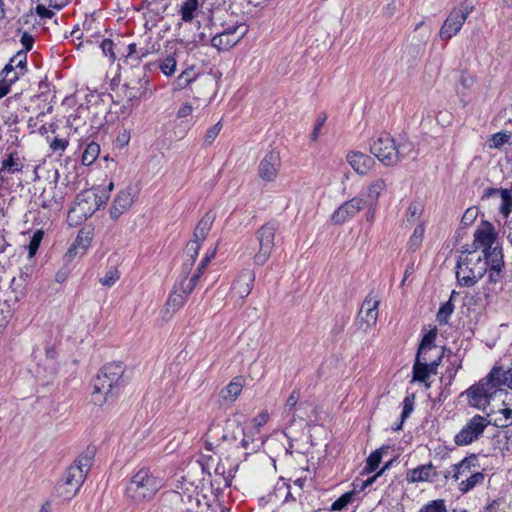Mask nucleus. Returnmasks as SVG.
I'll return each instance as SVG.
<instances>
[{"label": "nucleus", "mask_w": 512, "mask_h": 512, "mask_svg": "<svg viewBox=\"0 0 512 512\" xmlns=\"http://www.w3.org/2000/svg\"><path fill=\"white\" fill-rule=\"evenodd\" d=\"M109 200L108 192H102L101 194L96 193V201L93 202V208L95 212L102 206L107 204Z\"/></svg>", "instance_id": "obj_62"}, {"label": "nucleus", "mask_w": 512, "mask_h": 512, "mask_svg": "<svg viewBox=\"0 0 512 512\" xmlns=\"http://www.w3.org/2000/svg\"><path fill=\"white\" fill-rule=\"evenodd\" d=\"M454 311V305L451 302V300L447 301L446 303L442 304L437 312V321L440 325L447 324L449 317Z\"/></svg>", "instance_id": "obj_45"}, {"label": "nucleus", "mask_w": 512, "mask_h": 512, "mask_svg": "<svg viewBox=\"0 0 512 512\" xmlns=\"http://www.w3.org/2000/svg\"><path fill=\"white\" fill-rule=\"evenodd\" d=\"M222 444L221 433H212L211 426L207 431L206 448L209 451L213 450V446H220Z\"/></svg>", "instance_id": "obj_55"}, {"label": "nucleus", "mask_w": 512, "mask_h": 512, "mask_svg": "<svg viewBox=\"0 0 512 512\" xmlns=\"http://www.w3.org/2000/svg\"><path fill=\"white\" fill-rule=\"evenodd\" d=\"M499 443L502 444V449L512 451V429L508 428V425L501 431Z\"/></svg>", "instance_id": "obj_53"}, {"label": "nucleus", "mask_w": 512, "mask_h": 512, "mask_svg": "<svg viewBox=\"0 0 512 512\" xmlns=\"http://www.w3.org/2000/svg\"><path fill=\"white\" fill-rule=\"evenodd\" d=\"M68 146V140L66 139H60V138H54L53 141L50 143V148L52 151H64Z\"/></svg>", "instance_id": "obj_63"}, {"label": "nucleus", "mask_w": 512, "mask_h": 512, "mask_svg": "<svg viewBox=\"0 0 512 512\" xmlns=\"http://www.w3.org/2000/svg\"><path fill=\"white\" fill-rule=\"evenodd\" d=\"M382 450L383 448L377 449L369 455L364 468L365 473H371L377 469L382 459Z\"/></svg>", "instance_id": "obj_44"}, {"label": "nucleus", "mask_w": 512, "mask_h": 512, "mask_svg": "<svg viewBox=\"0 0 512 512\" xmlns=\"http://www.w3.org/2000/svg\"><path fill=\"white\" fill-rule=\"evenodd\" d=\"M87 247H88V244H83V239L81 237V233H79L75 242L70 246V248L67 250L66 254L64 255V260L66 262H71L74 259V257L78 254L79 248L82 250L81 254H84Z\"/></svg>", "instance_id": "obj_39"}, {"label": "nucleus", "mask_w": 512, "mask_h": 512, "mask_svg": "<svg viewBox=\"0 0 512 512\" xmlns=\"http://www.w3.org/2000/svg\"><path fill=\"white\" fill-rule=\"evenodd\" d=\"M100 154V145L94 141L89 143L82 154V164L92 165Z\"/></svg>", "instance_id": "obj_33"}, {"label": "nucleus", "mask_w": 512, "mask_h": 512, "mask_svg": "<svg viewBox=\"0 0 512 512\" xmlns=\"http://www.w3.org/2000/svg\"><path fill=\"white\" fill-rule=\"evenodd\" d=\"M497 232L495 227L488 221H483L481 226L474 233L473 246L474 250L482 249V255L484 258L494 256L493 253L500 252L503 254L502 247L496 243Z\"/></svg>", "instance_id": "obj_7"}, {"label": "nucleus", "mask_w": 512, "mask_h": 512, "mask_svg": "<svg viewBox=\"0 0 512 512\" xmlns=\"http://www.w3.org/2000/svg\"><path fill=\"white\" fill-rule=\"evenodd\" d=\"M387 184L384 179L378 178L374 180L367 188L365 204L376 206L379 196L386 190Z\"/></svg>", "instance_id": "obj_27"}, {"label": "nucleus", "mask_w": 512, "mask_h": 512, "mask_svg": "<svg viewBox=\"0 0 512 512\" xmlns=\"http://www.w3.org/2000/svg\"><path fill=\"white\" fill-rule=\"evenodd\" d=\"M222 129V124L221 122H217L215 125H213L212 127H210L206 134H205V137H204V144L205 145H210L213 143V141L216 139V137L218 136L219 132L221 131Z\"/></svg>", "instance_id": "obj_56"}, {"label": "nucleus", "mask_w": 512, "mask_h": 512, "mask_svg": "<svg viewBox=\"0 0 512 512\" xmlns=\"http://www.w3.org/2000/svg\"><path fill=\"white\" fill-rule=\"evenodd\" d=\"M380 300L373 293H369L362 303L361 309L357 316V321L362 328L365 329L374 326L378 319V307Z\"/></svg>", "instance_id": "obj_13"}, {"label": "nucleus", "mask_w": 512, "mask_h": 512, "mask_svg": "<svg viewBox=\"0 0 512 512\" xmlns=\"http://www.w3.org/2000/svg\"><path fill=\"white\" fill-rule=\"evenodd\" d=\"M438 473L432 463L419 465L411 469L406 474V480L409 483L433 481Z\"/></svg>", "instance_id": "obj_22"}, {"label": "nucleus", "mask_w": 512, "mask_h": 512, "mask_svg": "<svg viewBox=\"0 0 512 512\" xmlns=\"http://www.w3.org/2000/svg\"><path fill=\"white\" fill-rule=\"evenodd\" d=\"M201 244H199L197 241H189L185 248V254L187 256V260L184 263V266L186 269H189L193 264L195 263L199 250H200Z\"/></svg>", "instance_id": "obj_37"}, {"label": "nucleus", "mask_w": 512, "mask_h": 512, "mask_svg": "<svg viewBox=\"0 0 512 512\" xmlns=\"http://www.w3.org/2000/svg\"><path fill=\"white\" fill-rule=\"evenodd\" d=\"M439 361L440 358L438 360L432 361L431 363H428L426 356L418 358V355H416L412 372L413 381L426 382L431 373H436Z\"/></svg>", "instance_id": "obj_18"}, {"label": "nucleus", "mask_w": 512, "mask_h": 512, "mask_svg": "<svg viewBox=\"0 0 512 512\" xmlns=\"http://www.w3.org/2000/svg\"><path fill=\"white\" fill-rule=\"evenodd\" d=\"M500 196L502 200L500 212L507 218L512 211V193L508 189H503L500 191Z\"/></svg>", "instance_id": "obj_43"}, {"label": "nucleus", "mask_w": 512, "mask_h": 512, "mask_svg": "<svg viewBox=\"0 0 512 512\" xmlns=\"http://www.w3.org/2000/svg\"><path fill=\"white\" fill-rule=\"evenodd\" d=\"M484 478L485 476L482 472L474 471L466 480L460 482L459 490L462 493H467L476 485L481 484L484 481Z\"/></svg>", "instance_id": "obj_32"}, {"label": "nucleus", "mask_w": 512, "mask_h": 512, "mask_svg": "<svg viewBox=\"0 0 512 512\" xmlns=\"http://www.w3.org/2000/svg\"><path fill=\"white\" fill-rule=\"evenodd\" d=\"M215 218V213L212 211L207 212L196 225L193 233L194 239L192 241H197L199 244H202L209 234Z\"/></svg>", "instance_id": "obj_23"}, {"label": "nucleus", "mask_w": 512, "mask_h": 512, "mask_svg": "<svg viewBox=\"0 0 512 512\" xmlns=\"http://www.w3.org/2000/svg\"><path fill=\"white\" fill-rule=\"evenodd\" d=\"M23 163L16 152L9 153L1 162L0 173L14 174L21 172Z\"/></svg>", "instance_id": "obj_28"}, {"label": "nucleus", "mask_w": 512, "mask_h": 512, "mask_svg": "<svg viewBox=\"0 0 512 512\" xmlns=\"http://www.w3.org/2000/svg\"><path fill=\"white\" fill-rule=\"evenodd\" d=\"M279 229V223L275 220L262 225L257 231L259 251L254 256L257 265H264L269 259L275 246V234Z\"/></svg>", "instance_id": "obj_9"}, {"label": "nucleus", "mask_w": 512, "mask_h": 512, "mask_svg": "<svg viewBox=\"0 0 512 512\" xmlns=\"http://www.w3.org/2000/svg\"><path fill=\"white\" fill-rule=\"evenodd\" d=\"M20 42L24 47L23 51L27 53V51H30L33 48L34 38L28 32H23Z\"/></svg>", "instance_id": "obj_61"}, {"label": "nucleus", "mask_w": 512, "mask_h": 512, "mask_svg": "<svg viewBox=\"0 0 512 512\" xmlns=\"http://www.w3.org/2000/svg\"><path fill=\"white\" fill-rule=\"evenodd\" d=\"M151 66L159 68L161 72L166 76H172L176 71L177 62L173 56H168L163 60H159L147 65L150 70Z\"/></svg>", "instance_id": "obj_30"}, {"label": "nucleus", "mask_w": 512, "mask_h": 512, "mask_svg": "<svg viewBox=\"0 0 512 512\" xmlns=\"http://www.w3.org/2000/svg\"><path fill=\"white\" fill-rule=\"evenodd\" d=\"M212 433H221L222 443L232 444L236 442L239 438L244 436V429L242 426L235 420H226L225 425L221 426L220 424H211Z\"/></svg>", "instance_id": "obj_15"}, {"label": "nucleus", "mask_w": 512, "mask_h": 512, "mask_svg": "<svg viewBox=\"0 0 512 512\" xmlns=\"http://www.w3.org/2000/svg\"><path fill=\"white\" fill-rule=\"evenodd\" d=\"M244 380L242 377H235L225 388L220 391V398L224 401L234 402L241 394Z\"/></svg>", "instance_id": "obj_25"}, {"label": "nucleus", "mask_w": 512, "mask_h": 512, "mask_svg": "<svg viewBox=\"0 0 512 512\" xmlns=\"http://www.w3.org/2000/svg\"><path fill=\"white\" fill-rule=\"evenodd\" d=\"M189 84H194L192 90L195 91L199 96L208 95L213 89V80L209 77L198 79L194 71V67L185 69L174 81V90H182Z\"/></svg>", "instance_id": "obj_11"}, {"label": "nucleus", "mask_w": 512, "mask_h": 512, "mask_svg": "<svg viewBox=\"0 0 512 512\" xmlns=\"http://www.w3.org/2000/svg\"><path fill=\"white\" fill-rule=\"evenodd\" d=\"M465 261L468 268L471 269L472 277L467 276L465 284H476L484 277L488 270V261L482 256L474 258L473 256H466Z\"/></svg>", "instance_id": "obj_19"}, {"label": "nucleus", "mask_w": 512, "mask_h": 512, "mask_svg": "<svg viewBox=\"0 0 512 512\" xmlns=\"http://www.w3.org/2000/svg\"><path fill=\"white\" fill-rule=\"evenodd\" d=\"M57 351L53 346H48L45 349V360L49 368V375L54 376L57 373L56 364Z\"/></svg>", "instance_id": "obj_46"}, {"label": "nucleus", "mask_w": 512, "mask_h": 512, "mask_svg": "<svg viewBox=\"0 0 512 512\" xmlns=\"http://www.w3.org/2000/svg\"><path fill=\"white\" fill-rule=\"evenodd\" d=\"M281 165L280 153L273 149L261 159L258 165V175L265 182H273L280 172Z\"/></svg>", "instance_id": "obj_12"}, {"label": "nucleus", "mask_w": 512, "mask_h": 512, "mask_svg": "<svg viewBox=\"0 0 512 512\" xmlns=\"http://www.w3.org/2000/svg\"><path fill=\"white\" fill-rule=\"evenodd\" d=\"M424 211V205L419 201H413L410 203L407 209V221L414 222L418 219Z\"/></svg>", "instance_id": "obj_48"}, {"label": "nucleus", "mask_w": 512, "mask_h": 512, "mask_svg": "<svg viewBox=\"0 0 512 512\" xmlns=\"http://www.w3.org/2000/svg\"><path fill=\"white\" fill-rule=\"evenodd\" d=\"M125 368L121 362L105 364L92 380V402L104 405L109 396L116 394L122 384Z\"/></svg>", "instance_id": "obj_3"}, {"label": "nucleus", "mask_w": 512, "mask_h": 512, "mask_svg": "<svg viewBox=\"0 0 512 512\" xmlns=\"http://www.w3.org/2000/svg\"><path fill=\"white\" fill-rule=\"evenodd\" d=\"M456 268H457V270H456L457 281L461 286L472 287L475 285V284H465V280H466L467 276L472 277V274H471V269L468 268V265L464 258L463 259L461 257L459 258V260L457 261Z\"/></svg>", "instance_id": "obj_34"}, {"label": "nucleus", "mask_w": 512, "mask_h": 512, "mask_svg": "<svg viewBox=\"0 0 512 512\" xmlns=\"http://www.w3.org/2000/svg\"><path fill=\"white\" fill-rule=\"evenodd\" d=\"M494 256L486 258L488 261V283L490 285H498L501 284L505 277V263H504V255L500 254L499 251L497 253H493Z\"/></svg>", "instance_id": "obj_16"}, {"label": "nucleus", "mask_w": 512, "mask_h": 512, "mask_svg": "<svg viewBox=\"0 0 512 512\" xmlns=\"http://www.w3.org/2000/svg\"><path fill=\"white\" fill-rule=\"evenodd\" d=\"M490 421L481 415L473 416L465 426L455 435L454 442L457 446H466L478 440Z\"/></svg>", "instance_id": "obj_10"}, {"label": "nucleus", "mask_w": 512, "mask_h": 512, "mask_svg": "<svg viewBox=\"0 0 512 512\" xmlns=\"http://www.w3.org/2000/svg\"><path fill=\"white\" fill-rule=\"evenodd\" d=\"M240 444L241 447L245 450H248L249 453L256 452L260 448V444L258 441L254 439H248L245 434L244 436H242Z\"/></svg>", "instance_id": "obj_59"}, {"label": "nucleus", "mask_w": 512, "mask_h": 512, "mask_svg": "<svg viewBox=\"0 0 512 512\" xmlns=\"http://www.w3.org/2000/svg\"><path fill=\"white\" fill-rule=\"evenodd\" d=\"M436 335H437L436 330H433V331L426 333L423 336V338L420 342L419 348H418V352H417L418 358L426 356V353L428 351L435 348L433 342L436 339Z\"/></svg>", "instance_id": "obj_36"}, {"label": "nucleus", "mask_w": 512, "mask_h": 512, "mask_svg": "<svg viewBox=\"0 0 512 512\" xmlns=\"http://www.w3.org/2000/svg\"><path fill=\"white\" fill-rule=\"evenodd\" d=\"M96 201V193L85 190L77 194L74 206L69 210L67 221L70 226H77L91 217L95 210L93 202Z\"/></svg>", "instance_id": "obj_6"}, {"label": "nucleus", "mask_w": 512, "mask_h": 512, "mask_svg": "<svg viewBox=\"0 0 512 512\" xmlns=\"http://www.w3.org/2000/svg\"><path fill=\"white\" fill-rule=\"evenodd\" d=\"M501 387L512 390V362L507 370L494 366L488 375L466 390L469 404L485 410Z\"/></svg>", "instance_id": "obj_1"}, {"label": "nucleus", "mask_w": 512, "mask_h": 512, "mask_svg": "<svg viewBox=\"0 0 512 512\" xmlns=\"http://www.w3.org/2000/svg\"><path fill=\"white\" fill-rule=\"evenodd\" d=\"M365 205V200L354 197L341 206H339L331 216V222L335 225H341L353 218Z\"/></svg>", "instance_id": "obj_14"}, {"label": "nucleus", "mask_w": 512, "mask_h": 512, "mask_svg": "<svg viewBox=\"0 0 512 512\" xmlns=\"http://www.w3.org/2000/svg\"><path fill=\"white\" fill-rule=\"evenodd\" d=\"M425 232V227L423 224H420L415 227L413 234L411 235L409 241H408V249L411 251L417 250L423 241Z\"/></svg>", "instance_id": "obj_40"}, {"label": "nucleus", "mask_w": 512, "mask_h": 512, "mask_svg": "<svg viewBox=\"0 0 512 512\" xmlns=\"http://www.w3.org/2000/svg\"><path fill=\"white\" fill-rule=\"evenodd\" d=\"M94 455V450L88 448L65 470L55 488L57 496L64 500H71L76 496L92 466Z\"/></svg>", "instance_id": "obj_2"}, {"label": "nucleus", "mask_w": 512, "mask_h": 512, "mask_svg": "<svg viewBox=\"0 0 512 512\" xmlns=\"http://www.w3.org/2000/svg\"><path fill=\"white\" fill-rule=\"evenodd\" d=\"M17 72L18 71L15 70V68L12 64H7L2 71V74H4L2 81L7 83L8 86L10 87L11 84H13L15 81H17L20 76H23L22 74H18Z\"/></svg>", "instance_id": "obj_50"}, {"label": "nucleus", "mask_w": 512, "mask_h": 512, "mask_svg": "<svg viewBox=\"0 0 512 512\" xmlns=\"http://www.w3.org/2000/svg\"><path fill=\"white\" fill-rule=\"evenodd\" d=\"M408 144H395V140L388 134H381L373 138L370 143V152L385 166H394L404 159V150Z\"/></svg>", "instance_id": "obj_5"}, {"label": "nucleus", "mask_w": 512, "mask_h": 512, "mask_svg": "<svg viewBox=\"0 0 512 512\" xmlns=\"http://www.w3.org/2000/svg\"><path fill=\"white\" fill-rule=\"evenodd\" d=\"M354 493V491H349L342 494L332 503L331 511H341L346 508V506L352 501Z\"/></svg>", "instance_id": "obj_47"}, {"label": "nucleus", "mask_w": 512, "mask_h": 512, "mask_svg": "<svg viewBox=\"0 0 512 512\" xmlns=\"http://www.w3.org/2000/svg\"><path fill=\"white\" fill-rule=\"evenodd\" d=\"M162 486V479L154 476L148 468H141L130 479L125 489V496L136 504L148 502L154 498Z\"/></svg>", "instance_id": "obj_4"}, {"label": "nucleus", "mask_w": 512, "mask_h": 512, "mask_svg": "<svg viewBox=\"0 0 512 512\" xmlns=\"http://www.w3.org/2000/svg\"><path fill=\"white\" fill-rule=\"evenodd\" d=\"M346 159L353 170L360 175H366L375 164L371 156L360 151L349 152Z\"/></svg>", "instance_id": "obj_17"}, {"label": "nucleus", "mask_w": 512, "mask_h": 512, "mask_svg": "<svg viewBox=\"0 0 512 512\" xmlns=\"http://www.w3.org/2000/svg\"><path fill=\"white\" fill-rule=\"evenodd\" d=\"M223 30L220 33L228 36L236 37L237 40H241L248 32V26L244 23L239 24H223Z\"/></svg>", "instance_id": "obj_31"}, {"label": "nucleus", "mask_w": 512, "mask_h": 512, "mask_svg": "<svg viewBox=\"0 0 512 512\" xmlns=\"http://www.w3.org/2000/svg\"><path fill=\"white\" fill-rule=\"evenodd\" d=\"M120 278V273L116 268L108 270L103 278L100 279V283L103 286L110 287Z\"/></svg>", "instance_id": "obj_54"}, {"label": "nucleus", "mask_w": 512, "mask_h": 512, "mask_svg": "<svg viewBox=\"0 0 512 512\" xmlns=\"http://www.w3.org/2000/svg\"><path fill=\"white\" fill-rule=\"evenodd\" d=\"M8 64H12L17 70L18 74L24 75L26 72L27 64V53L25 51H18L9 61Z\"/></svg>", "instance_id": "obj_41"}, {"label": "nucleus", "mask_w": 512, "mask_h": 512, "mask_svg": "<svg viewBox=\"0 0 512 512\" xmlns=\"http://www.w3.org/2000/svg\"><path fill=\"white\" fill-rule=\"evenodd\" d=\"M139 87L133 85V81L127 83V97L129 100L139 99V98H147L151 95V92L147 88L149 84V79L144 75L142 78L138 79Z\"/></svg>", "instance_id": "obj_26"}, {"label": "nucleus", "mask_w": 512, "mask_h": 512, "mask_svg": "<svg viewBox=\"0 0 512 512\" xmlns=\"http://www.w3.org/2000/svg\"><path fill=\"white\" fill-rule=\"evenodd\" d=\"M414 400H415L414 394L408 395L404 398L403 410H402V414H401V422L396 427H394L393 430L397 431L402 428V423L405 421L406 418H408L410 416V414L413 411Z\"/></svg>", "instance_id": "obj_42"}, {"label": "nucleus", "mask_w": 512, "mask_h": 512, "mask_svg": "<svg viewBox=\"0 0 512 512\" xmlns=\"http://www.w3.org/2000/svg\"><path fill=\"white\" fill-rule=\"evenodd\" d=\"M477 215L478 209L476 207L468 208L461 218V225L464 227L470 226L476 220Z\"/></svg>", "instance_id": "obj_57"}, {"label": "nucleus", "mask_w": 512, "mask_h": 512, "mask_svg": "<svg viewBox=\"0 0 512 512\" xmlns=\"http://www.w3.org/2000/svg\"><path fill=\"white\" fill-rule=\"evenodd\" d=\"M239 40L236 39V37L228 36L223 33H217L212 39H211V45L218 50H229L233 46H235Z\"/></svg>", "instance_id": "obj_29"}, {"label": "nucleus", "mask_w": 512, "mask_h": 512, "mask_svg": "<svg viewBox=\"0 0 512 512\" xmlns=\"http://www.w3.org/2000/svg\"><path fill=\"white\" fill-rule=\"evenodd\" d=\"M43 231L42 230H37L36 232H34L33 236L31 237V240L29 242V245H28V254H29V257H33L39 246H40V243L43 239Z\"/></svg>", "instance_id": "obj_52"}, {"label": "nucleus", "mask_w": 512, "mask_h": 512, "mask_svg": "<svg viewBox=\"0 0 512 512\" xmlns=\"http://www.w3.org/2000/svg\"><path fill=\"white\" fill-rule=\"evenodd\" d=\"M186 300L187 296L183 293L174 292L170 294L165 305L166 311L169 312L171 310L172 313L176 312L184 305Z\"/></svg>", "instance_id": "obj_38"}, {"label": "nucleus", "mask_w": 512, "mask_h": 512, "mask_svg": "<svg viewBox=\"0 0 512 512\" xmlns=\"http://www.w3.org/2000/svg\"><path fill=\"white\" fill-rule=\"evenodd\" d=\"M49 8V6L47 8L46 6L39 4L36 7V13L41 18L51 19L54 16V12Z\"/></svg>", "instance_id": "obj_64"}, {"label": "nucleus", "mask_w": 512, "mask_h": 512, "mask_svg": "<svg viewBox=\"0 0 512 512\" xmlns=\"http://www.w3.org/2000/svg\"><path fill=\"white\" fill-rule=\"evenodd\" d=\"M419 512H447L444 499H437L424 505Z\"/></svg>", "instance_id": "obj_49"}, {"label": "nucleus", "mask_w": 512, "mask_h": 512, "mask_svg": "<svg viewBox=\"0 0 512 512\" xmlns=\"http://www.w3.org/2000/svg\"><path fill=\"white\" fill-rule=\"evenodd\" d=\"M100 47L104 55L109 56L110 60L114 61L116 59V55L114 53V43L110 39H104Z\"/></svg>", "instance_id": "obj_58"}, {"label": "nucleus", "mask_w": 512, "mask_h": 512, "mask_svg": "<svg viewBox=\"0 0 512 512\" xmlns=\"http://www.w3.org/2000/svg\"><path fill=\"white\" fill-rule=\"evenodd\" d=\"M327 117L325 114L319 115L317 118V123L313 129V132L311 133V140L316 141L318 139V136L320 134L321 128L324 125Z\"/></svg>", "instance_id": "obj_60"}, {"label": "nucleus", "mask_w": 512, "mask_h": 512, "mask_svg": "<svg viewBox=\"0 0 512 512\" xmlns=\"http://www.w3.org/2000/svg\"><path fill=\"white\" fill-rule=\"evenodd\" d=\"M478 457L475 454H471L461 460L459 463L452 466L453 475L452 478L455 481H458L460 476H467L468 474H472L473 467L477 466Z\"/></svg>", "instance_id": "obj_24"}, {"label": "nucleus", "mask_w": 512, "mask_h": 512, "mask_svg": "<svg viewBox=\"0 0 512 512\" xmlns=\"http://www.w3.org/2000/svg\"><path fill=\"white\" fill-rule=\"evenodd\" d=\"M254 281L255 273L250 269H244L232 286L234 294L240 298H246L253 288Z\"/></svg>", "instance_id": "obj_21"}, {"label": "nucleus", "mask_w": 512, "mask_h": 512, "mask_svg": "<svg viewBox=\"0 0 512 512\" xmlns=\"http://www.w3.org/2000/svg\"><path fill=\"white\" fill-rule=\"evenodd\" d=\"M198 0H185L181 6L180 14L184 22H191L194 18V13L198 9Z\"/></svg>", "instance_id": "obj_35"}, {"label": "nucleus", "mask_w": 512, "mask_h": 512, "mask_svg": "<svg viewBox=\"0 0 512 512\" xmlns=\"http://www.w3.org/2000/svg\"><path fill=\"white\" fill-rule=\"evenodd\" d=\"M134 202L131 188L120 191L113 201L110 208V216L113 220H117L125 211H127Z\"/></svg>", "instance_id": "obj_20"}, {"label": "nucleus", "mask_w": 512, "mask_h": 512, "mask_svg": "<svg viewBox=\"0 0 512 512\" xmlns=\"http://www.w3.org/2000/svg\"><path fill=\"white\" fill-rule=\"evenodd\" d=\"M510 139V134L506 133V132H497L495 134H493L489 140L490 144V148H495V149H499L500 147H502L505 143H507Z\"/></svg>", "instance_id": "obj_51"}, {"label": "nucleus", "mask_w": 512, "mask_h": 512, "mask_svg": "<svg viewBox=\"0 0 512 512\" xmlns=\"http://www.w3.org/2000/svg\"><path fill=\"white\" fill-rule=\"evenodd\" d=\"M473 11L471 0H464L458 8H454L444 21L439 35L443 40H449L462 28L469 14Z\"/></svg>", "instance_id": "obj_8"}]
</instances>
